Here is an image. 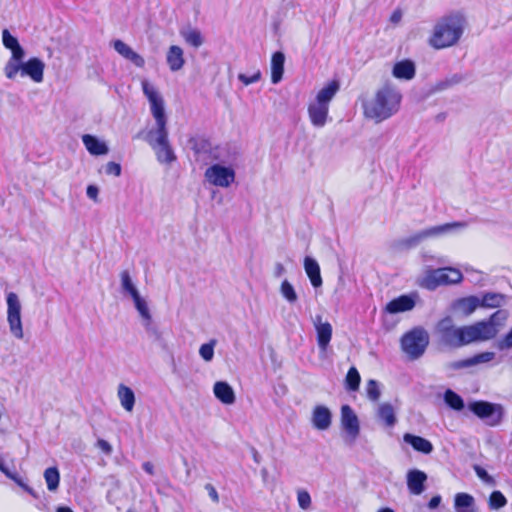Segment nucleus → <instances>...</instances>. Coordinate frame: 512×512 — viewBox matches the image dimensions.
I'll use <instances>...</instances> for the list:
<instances>
[{"label": "nucleus", "mask_w": 512, "mask_h": 512, "mask_svg": "<svg viewBox=\"0 0 512 512\" xmlns=\"http://www.w3.org/2000/svg\"><path fill=\"white\" fill-rule=\"evenodd\" d=\"M285 55L283 52H275L271 57L270 69H271V81L273 84H277L282 80L284 73Z\"/></svg>", "instance_id": "c756f323"}, {"label": "nucleus", "mask_w": 512, "mask_h": 512, "mask_svg": "<svg viewBox=\"0 0 512 512\" xmlns=\"http://www.w3.org/2000/svg\"><path fill=\"white\" fill-rule=\"evenodd\" d=\"M345 383H346V387L349 390L356 391L359 388L360 375L355 367H351L348 370V373H347L346 379H345Z\"/></svg>", "instance_id": "a19ab883"}, {"label": "nucleus", "mask_w": 512, "mask_h": 512, "mask_svg": "<svg viewBox=\"0 0 512 512\" xmlns=\"http://www.w3.org/2000/svg\"><path fill=\"white\" fill-rule=\"evenodd\" d=\"M215 345H216L215 340H212L209 343L201 345V347L199 349V354L204 361L210 362L213 359Z\"/></svg>", "instance_id": "a18cd8bd"}, {"label": "nucleus", "mask_w": 512, "mask_h": 512, "mask_svg": "<svg viewBox=\"0 0 512 512\" xmlns=\"http://www.w3.org/2000/svg\"><path fill=\"white\" fill-rule=\"evenodd\" d=\"M297 503H298V506L304 511H307L311 508L312 499L307 490H305V489L297 490Z\"/></svg>", "instance_id": "c03bdc74"}, {"label": "nucleus", "mask_w": 512, "mask_h": 512, "mask_svg": "<svg viewBox=\"0 0 512 512\" xmlns=\"http://www.w3.org/2000/svg\"><path fill=\"white\" fill-rule=\"evenodd\" d=\"M469 408L478 417L485 419L490 426L498 425L503 417V409L499 404L477 401L471 403Z\"/></svg>", "instance_id": "f8f14e48"}, {"label": "nucleus", "mask_w": 512, "mask_h": 512, "mask_svg": "<svg viewBox=\"0 0 512 512\" xmlns=\"http://www.w3.org/2000/svg\"><path fill=\"white\" fill-rule=\"evenodd\" d=\"M463 279L464 276L458 268L447 266L427 270L419 280V285L429 291H434L440 286L459 285Z\"/></svg>", "instance_id": "39448f33"}, {"label": "nucleus", "mask_w": 512, "mask_h": 512, "mask_svg": "<svg viewBox=\"0 0 512 512\" xmlns=\"http://www.w3.org/2000/svg\"><path fill=\"white\" fill-rule=\"evenodd\" d=\"M464 28L462 16L454 14L442 17L435 23L428 44L437 50L452 47L460 40Z\"/></svg>", "instance_id": "f03ea898"}, {"label": "nucleus", "mask_w": 512, "mask_h": 512, "mask_svg": "<svg viewBox=\"0 0 512 512\" xmlns=\"http://www.w3.org/2000/svg\"><path fill=\"white\" fill-rule=\"evenodd\" d=\"M402 19V12L400 10H395L391 16H390V21L393 23V24H398Z\"/></svg>", "instance_id": "4d7b16f0"}, {"label": "nucleus", "mask_w": 512, "mask_h": 512, "mask_svg": "<svg viewBox=\"0 0 512 512\" xmlns=\"http://www.w3.org/2000/svg\"><path fill=\"white\" fill-rule=\"evenodd\" d=\"M120 285L124 295H128L132 298L134 306L138 311L140 317L149 320L151 314L149 311L147 301L140 295L135 283L133 282L130 273L127 270H123L120 273Z\"/></svg>", "instance_id": "6e6552de"}, {"label": "nucleus", "mask_w": 512, "mask_h": 512, "mask_svg": "<svg viewBox=\"0 0 512 512\" xmlns=\"http://www.w3.org/2000/svg\"><path fill=\"white\" fill-rule=\"evenodd\" d=\"M180 36L183 38L186 44L199 48L204 43V37L199 29L193 27H184L180 30Z\"/></svg>", "instance_id": "473e14b6"}, {"label": "nucleus", "mask_w": 512, "mask_h": 512, "mask_svg": "<svg viewBox=\"0 0 512 512\" xmlns=\"http://www.w3.org/2000/svg\"><path fill=\"white\" fill-rule=\"evenodd\" d=\"M0 471L4 473L9 479L13 480L17 485H19L21 488H23L28 493L32 494L33 490L26 485L23 480L14 472L10 471L4 461L0 458Z\"/></svg>", "instance_id": "ea45409f"}, {"label": "nucleus", "mask_w": 512, "mask_h": 512, "mask_svg": "<svg viewBox=\"0 0 512 512\" xmlns=\"http://www.w3.org/2000/svg\"><path fill=\"white\" fill-rule=\"evenodd\" d=\"M311 424L316 430H328L332 424L331 410L322 404L314 406L311 412Z\"/></svg>", "instance_id": "dca6fc26"}, {"label": "nucleus", "mask_w": 512, "mask_h": 512, "mask_svg": "<svg viewBox=\"0 0 512 512\" xmlns=\"http://www.w3.org/2000/svg\"><path fill=\"white\" fill-rule=\"evenodd\" d=\"M441 341L453 347H459L476 340L479 336L474 326L456 328L450 322H440L438 327Z\"/></svg>", "instance_id": "423d86ee"}, {"label": "nucleus", "mask_w": 512, "mask_h": 512, "mask_svg": "<svg viewBox=\"0 0 512 512\" xmlns=\"http://www.w3.org/2000/svg\"><path fill=\"white\" fill-rule=\"evenodd\" d=\"M304 270L314 288L322 286L320 266L314 258L310 256L304 258Z\"/></svg>", "instance_id": "393cba45"}, {"label": "nucleus", "mask_w": 512, "mask_h": 512, "mask_svg": "<svg viewBox=\"0 0 512 512\" xmlns=\"http://www.w3.org/2000/svg\"><path fill=\"white\" fill-rule=\"evenodd\" d=\"M44 479L48 490L56 491L60 482V474L58 469L56 467L47 468L44 471Z\"/></svg>", "instance_id": "e433bc0d"}, {"label": "nucleus", "mask_w": 512, "mask_h": 512, "mask_svg": "<svg viewBox=\"0 0 512 512\" xmlns=\"http://www.w3.org/2000/svg\"><path fill=\"white\" fill-rule=\"evenodd\" d=\"M142 91L147 98L154 119L166 118L165 101L158 88L147 79L141 80Z\"/></svg>", "instance_id": "9b49d317"}, {"label": "nucleus", "mask_w": 512, "mask_h": 512, "mask_svg": "<svg viewBox=\"0 0 512 512\" xmlns=\"http://www.w3.org/2000/svg\"><path fill=\"white\" fill-rule=\"evenodd\" d=\"M479 310L477 295H467L456 298L448 306V312L452 317L467 318Z\"/></svg>", "instance_id": "4468645a"}, {"label": "nucleus", "mask_w": 512, "mask_h": 512, "mask_svg": "<svg viewBox=\"0 0 512 512\" xmlns=\"http://www.w3.org/2000/svg\"><path fill=\"white\" fill-rule=\"evenodd\" d=\"M494 357V352H483L465 360L452 362L450 364V367L453 369L467 368L478 364L490 362L494 359Z\"/></svg>", "instance_id": "c85d7f7f"}, {"label": "nucleus", "mask_w": 512, "mask_h": 512, "mask_svg": "<svg viewBox=\"0 0 512 512\" xmlns=\"http://www.w3.org/2000/svg\"><path fill=\"white\" fill-rule=\"evenodd\" d=\"M441 500H442V498L440 495H436V496L432 497L428 503V507L430 509H436L440 505Z\"/></svg>", "instance_id": "6e6d98bb"}, {"label": "nucleus", "mask_w": 512, "mask_h": 512, "mask_svg": "<svg viewBox=\"0 0 512 512\" xmlns=\"http://www.w3.org/2000/svg\"><path fill=\"white\" fill-rule=\"evenodd\" d=\"M429 344L427 332L421 328H415L401 338V349L411 360L421 357Z\"/></svg>", "instance_id": "0eeeda50"}, {"label": "nucleus", "mask_w": 512, "mask_h": 512, "mask_svg": "<svg viewBox=\"0 0 512 512\" xmlns=\"http://www.w3.org/2000/svg\"><path fill=\"white\" fill-rule=\"evenodd\" d=\"M403 440L405 443L411 445L413 449L417 452L423 454H430L433 451L432 443L423 437L406 433L403 436Z\"/></svg>", "instance_id": "7c9ffc66"}, {"label": "nucleus", "mask_w": 512, "mask_h": 512, "mask_svg": "<svg viewBox=\"0 0 512 512\" xmlns=\"http://www.w3.org/2000/svg\"><path fill=\"white\" fill-rule=\"evenodd\" d=\"M378 418L384 422V424L388 427H392L396 423V416L394 412V408L392 405L388 403H383L379 405L377 410Z\"/></svg>", "instance_id": "c9c22d12"}, {"label": "nucleus", "mask_w": 512, "mask_h": 512, "mask_svg": "<svg viewBox=\"0 0 512 512\" xmlns=\"http://www.w3.org/2000/svg\"><path fill=\"white\" fill-rule=\"evenodd\" d=\"M416 299L415 294L401 295L389 301L384 310L390 314L410 311L415 307Z\"/></svg>", "instance_id": "a211bd4d"}, {"label": "nucleus", "mask_w": 512, "mask_h": 512, "mask_svg": "<svg viewBox=\"0 0 512 512\" xmlns=\"http://www.w3.org/2000/svg\"><path fill=\"white\" fill-rule=\"evenodd\" d=\"M142 468L148 474H150V475L154 474V465L151 462L143 463Z\"/></svg>", "instance_id": "bf43d9fd"}, {"label": "nucleus", "mask_w": 512, "mask_h": 512, "mask_svg": "<svg viewBox=\"0 0 512 512\" xmlns=\"http://www.w3.org/2000/svg\"><path fill=\"white\" fill-rule=\"evenodd\" d=\"M113 48L117 53H119L125 59L131 61L135 66L139 68L144 66V58L122 40H115L113 42Z\"/></svg>", "instance_id": "aec40b11"}, {"label": "nucleus", "mask_w": 512, "mask_h": 512, "mask_svg": "<svg viewBox=\"0 0 512 512\" xmlns=\"http://www.w3.org/2000/svg\"><path fill=\"white\" fill-rule=\"evenodd\" d=\"M45 63L38 57H31L28 60H15L6 62L4 74L7 79L15 80L17 76L31 79L34 83H42L44 80Z\"/></svg>", "instance_id": "20e7f679"}, {"label": "nucleus", "mask_w": 512, "mask_h": 512, "mask_svg": "<svg viewBox=\"0 0 512 512\" xmlns=\"http://www.w3.org/2000/svg\"><path fill=\"white\" fill-rule=\"evenodd\" d=\"M499 347L501 349H506L512 347V329L509 333L499 342Z\"/></svg>", "instance_id": "5fc2aeb1"}, {"label": "nucleus", "mask_w": 512, "mask_h": 512, "mask_svg": "<svg viewBox=\"0 0 512 512\" xmlns=\"http://www.w3.org/2000/svg\"><path fill=\"white\" fill-rule=\"evenodd\" d=\"M479 309H497L489 320H504L509 317L502 307L507 303V296L500 292L486 291L478 294Z\"/></svg>", "instance_id": "1a4fd4ad"}, {"label": "nucleus", "mask_w": 512, "mask_h": 512, "mask_svg": "<svg viewBox=\"0 0 512 512\" xmlns=\"http://www.w3.org/2000/svg\"><path fill=\"white\" fill-rule=\"evenodd\" d=\"M2 42L6 49L11 51V57L7 62L15 60H22L25 57V51L19 44L16 37H14L7 29L2 31Z\"/></svg>", "instance_id": "6ab92c4d"}, {"label": "nucleus", "mask_w": 512, "mask_h": 512, "mask_svg": "<svg viewBox=\"0 0 512 512\" xmlns=\"http://www.w3.org/2000/svg\"><path fill=\"white\" fill-rule=\"evenodd\" d=\"M424 240V236L421 230L412 233L411 235L402 238L399 241V245L405 249H411L418 246Z\"/></svg>", "instance_id": "58836bf2"}, {"label": "nucleus", "mask_w": 512, "mask_h": 512, "mask_svg": "<svg viewBox=\"0 0 512 512\" xmlns=\"http://www.w3.org/2000/svg\"><path fill=\"white\" fill-rule=\"evenodd\" d=\"M415 65L411 60L396 62L392 68V75L399 80H411L415 76Z\"/></svg>", "instance_id": "cd10ccee"}, {"label": "nucleus", "mask_w": 512, "mask_h": 512, "mask_svg": "<svg viewBox=\"0 0 512 512\" xmlns=\"http://www.w3.org/2000/svg\"><path fill=\"white\" fill-rule=\"evenodd\" d=\"M444 400L448 406L455 410H461L464 407L462 398L452 390L445 392Z\"/></svg>", "instance_id": "79ce46f5"}, {"label": "nucleus", "mask_w": 512, "mask_h": 512, "mask_svg": "<svg viewBox=\"0 0 512 512\" xmlns=\"http://www.w3.org/2000/svg\"><path fill=\"white\" fill-rule=\"evenodd\" d=\"M489 507L493 510L503 508L507 504V499L500 491H493L488 500Z\"/></svg>", "instance_id": "37998d69"}, {"label": "nucleus", "mask_w": 512, "mask_h": 512, "mask_svg": "<svg viewBox=\"0 0 512 512\" xmlns=\"http://www.w3.org/2000/svg\"><path fill=\"white\" fill-rule=\"evenodd\" d=\"M339 90V83L331 81L321 88L307 107L308 117L312 126L323 128L329 119V105Z\"/></svg>", "instance_id": "7ed1b4c3"}, {"label": "nucleus", "mask_w": 512, "mask_h": 512, "mask_svg": "<svg viewBox=\"0 0 512 512\" xmlns=\"http://www.w3.org/2000/svg\"><path fill=\"white\" fill-rule=\"evenodd\" d=\"M154 120L156 126L149 130L145 137L151 148L168 141L167 118Z\"/></svg>", "instance_id": "f3484780"}, {"label": "nucleus", "mask_w": 512, "mask_h": 512, "mask_svg": "<svg viewBox=\"0 0 512 512\" xmlns=\"http://www.w3.org/2000/svg\"><path fill=\"white\" fill-rule=\"evenodd\" d=\"M466 227L464 222H450L444 223L440 225L430 226L422 229V233L424 236V240L427 239H435L443 236H447L450 234H454L460 230H463Z\"/></svg>", "instance_id": "2eb2a0df"}, {"label": "nucleus", "mask_w": 512, "mask_h": 512, "mask_svg": "<svg viewBox=\"0 0 512 512\" xmlns=\"http://www.w3.org/2000/svg\"><path fill=\"white\" fill-rule=\"evenodd\" d=\"M10 323V331L16 338L22 339L23 334V326L22 322H9Z\"/></svg>", "instance_id": "3c124183"}, {"label": "nucleus", "mask_w": 512, "mask_h": 512, "mask_svg": "<svg viewBox=\"0 0 512 512\" xmlns=\"http://www.w3.org/2000/svg\"><path fill=\"white\" fill-rule=\"evenodd\" d=\"M401 101L400 90L394 84L385 83L371 98L364 101V116L375 123L385 121L399 111Z\"/></svg>", "instance_id": "f257e3e1"}, {"label": "nucleus", "mask_w": 512, "mask_h": 512, "mask_svg": "<svg viewBox=\"0 0 512 512\" xmlns=\"http://www.w3.org/2000/svg\"><path fill=\"white\" fill-rule=\"evenodd\" d=\"M96 447L105 455H111L113 452V448L109 442L104 439H98L96 442Z\"/></svg>", "instance_id": "8fccbe9b"}, {"label": "nucleus", "mask_w": 512, "mask_h": 512, "mask_svg": "<svg viewBox=\"0 0 512 512\" xmlns=\"http://www.w3.org/2000/svg\"><path fill=\"white\" fill-rule=\"evenodd\" d=\"M117 397L125 411H133L136 399L135 394L130 387L120 384L117 388Z\"/></svg>", "instance_id": "2f4dec72"}, {"label": "nucleus", "mask_w": 512, "mask_h": 512, "mask_svg": "<svg viewBox=\"0 0 512 512\" xmlns=\"http://www.w3.org/2000/svg\"><path fill=\"white\" fill-rule=\"evenodd\" d=\"M279 291H280L281 296L288 303L294 304L297 302L298 295L296 293V290H295L294 286L288 280L282 281Z\"/></svg>", "instance_id": "4c0bfd02"}, {"label": "nucleus", "mask_w": 512, "mask_h": 512, "mask_svg": "<svg viewBox=\"0 0 512 512\" xmlns=\"http://www.w3.org/2000/svg\"><path fill=\"white\" fill-rule=\"evenodd\" d=\"M454 509L456 512H479L474 497L465 492L454 496Z\"/></svg>", "instance_id": "bb28decb"}, {"label": "nucleus", "mask_w": 512, "mask_h": 512, "mask_svg": "<svg viewBox=\"0 0 512 512\" xmlns=\"http://www.w3.org/2000/svg\"><path fill=\"white\" fill-rule=\"evenodd\" d=\"M207 490L209 492V496L210 498L214 501V502H218L219 501V497H218V493L217 491L215 490V488L211 485H207Z\"/></svg>", "instance_id": "13d9d810"}, {"label": "nucleus", "mask_w": 512, "mask_h": 512, "mask_svg": "<svg viewBox=\"0 0 512 512\" xmlns=\"http://www.w3.org/2000/svg\"><path fill=\"white\" fill-rule=\"evenodd\" d=\"M56 512H73L69 507H58Z\"/></svg>", "instance_id": "052dcab7"}, {"label": "nucleus", "mask_w": 512, "mask_h": 512, "mask_svg": "<svg viewBox=\"0 0 512 512\" xmlns=\"http://www.w3.org/2000/svg\"><path fill=\"white\" fill-rule=\"evenodd\" d=\"M238 79L245 85L248 86L250 84L256 83L261 79V71L256 69L253 71L251 75H246L244 73H240L238 75Z\"/></svg>", "instance_id": "49530a36"}, {"label": "nucleus", "mask_w": 512, "mask_h": 512, "mask_svg": "<svg viewBox=\"0 0 512 512\" xmlns=\"http://www.w3.org/2000/svg\"><path fill=\"white\" fill-rule=\"evenodd\" d=\"M236 173L233 167L219 163L209 166L204 173L205 180L216 187L228 188L234 183Z\"/></svg>", "instance_id": "9d476101"}, {"label": "nucleus", "mask_w": 512, "mask_h": 512, "mask_svg": "<svg viewBox=\"0 0 512 512\" xmlns=\"http://www.w3.org/2000/svg\"><path fill=\"white\" fill-rule=\"evenodd\" d=\"M152 149L154 150L157 160L160 163L170 164L176 159V156L169 144V141L160 144L159 146H154L152 147Z\"/></svg>", "instance_id": "72a5a7b5"}, {"label": "nucleus", "mask_w": 512, "mask_h": 512, "mask_svg": "<svg viewBox=\"0 0 512 512\" xmlns=\"http://www.w3.org/2000/svg\"><path fill=\"white\" fill-rule=\"evenodd\" d=\"M105 170H106L107 174H111V175H115V176H119L121 174V167L118 163H115V162H109L106 165Z\"/></svg>", "instance_id": "864d4df0"}, {"label": "nucleus", "mask_w": 512, "mask_h": 512, "mask_svg": "<svg viewBox=\"0 0 512 512\" xmlns=\"http://www.w3.org/2000/svg\"><path fill=\"white\" fill-rule=\"evenodd\" d=\"M87 197L94 202H98L99 188L95 185H89L86 189Z\"/></svg>", "instance_id": "603ef678"}, {"label": "nucleus", "mask_w": 512, "mask_h": 512, "mask_svg": "<svg viewBox=\"0 0 512 512\" xmlns=\"http://www.w3.org/2000/svg\"><path fill=\"white\" fill-rule=\"evenodd\" d=\"M377 512H394V511L390 508H381Z\"/></svg>", "instance_id": "680f3d73"}, {"label": "nucleus", "mask_w": 512, "mask_h": 512, "mask_svg": "<svg viewBox=\"0 0 512 512\" xmlns=\"http://www.w3.org/2000/svg\"><path fill=\"white\" fill-rule=\"evenodd\" d=\"M427 475L418 469H412L407 473V486L414 495H420L424 491V483Z\"/></svg>", "instance_id": "4be33fe9"}, {"label": "nucleus", "mask_w": 512, "mask_h": 512, "mask_svg": "<svg viewBox=\"0 0 512 512\" xmlns=\"http://www.w3.org/2000/svg\"><path fill=\"white\" fill-rule=\"evenodd\" d=\"M367 396L370 400L376 401L380 397V390L375 380H369L366 385Z\"/></svg>", "instance_id": "de8ad7c7"}, {"label": "nucleus", "mask_w": 512, "mask_h": 512, "mask_svg": "<svg viewBox=\"0 0 512 512\" xmlns=\"http://www.w3.org/2000/svg\"><path fill=\"white\" fill-rule=\"evenodd\" d=\"M317 343L321 353H326L327 347L332 337V326L329 322H315Z\"/></svg>", "instance_id": "b1692460"}, {"label": "nucleus", "mask_w": 512, "mask_h": 512, "mask_svg": "<svg viewBox=\"0 0 512 512\" xmlns=\"http://www.w3.org/2000/svg\"><path fill=\"white\" fill-rule=\"evenodd\" d=\"M82 142L87 149V151L94 156L105 155L108 153L109 149L106 143L99 138L91 135L85 134L82 136Z\"/></svg>", "instance_id": "a878e982"}, {"label": "nucleus", "mask_w": 512, "mask_h": 512, "mask_svg": "<svg viewBox=\"0 0 512 512\" xmlns=\"http://www.w3.org/2000/svg\"><path fill=\"white\" fill-rule=\"evenodd\" d=\"M213 393L225 405H232L236 400L233 388L225 381H217L213 386Z\"/></svg>", "instance_id": "5701e85b"}, {"label": "nucleus", "mask_w": 512, "mask_h": 512, "mask_svg": "<svg viewBox=\"0 0 512 512\" xmlns=\"http://www.w3.org/2000/svg\"><path fill=\"white\" fill-rule=\"evenodd\" d=\"M474 471H475L476 475L486 484H489V485L495 484L493 477L490 476L484 468L476 465V466H474Z\"/></svg>", "instance_id": "09e8293b"}, {"label": "nucleus", "mask_w": 512, "mask_h": 512, "mask_svg": "<svg viewBox=\"0 0 512 512\" xmlns=\"http://www.w3.org/2000/svg\"><path fill=\"white\" fill-rule=\"evenodd\" d=\"M341 427L345 433V440L352 444L360 434V423L356 413L349 405L341 407Z\"/></svg>", "instance_id": "ddd939ff"}, {"label": "nucleus", "mask_w": 512, "mask_h": 512, "mask_svg": "<svg viewBox=\"0 0 512 512\" xmlns=\"http://www.w3.org/2000/svg\"><path fill=\"white\" fill-rule=\"evenodd\" d=\"M7 313L8 320H20L21 318V304L14 292L7 295Z\"/></svg>", "instance_id": "f704fd0d"}, {"label": "nucleus", "mask_w": 512, "mask_h": 512, "mask_svg": "<svg viewBox=\"0 0 512 512\" xmlns=\"http://www.w3.org/2000/svg\"><path fill=\"white\" fill-rule=\"evenodd\" d=\"M166 62L172 72L181 70L185 65L183 49L178 45H171L166 53Z\"/></svg>", "instance_id": "412c9836"}]
</instances>
